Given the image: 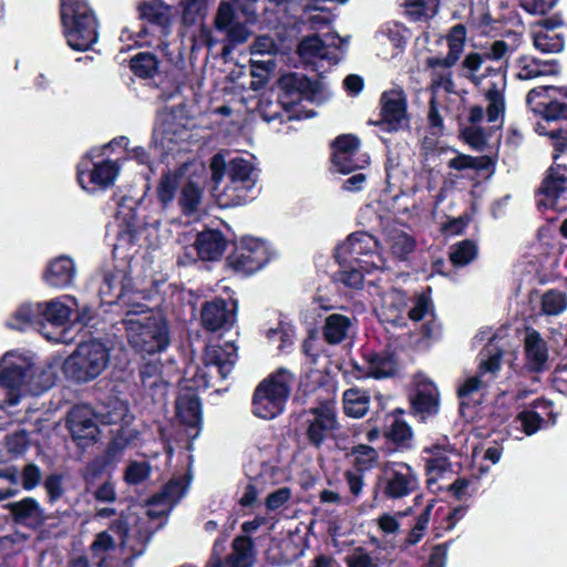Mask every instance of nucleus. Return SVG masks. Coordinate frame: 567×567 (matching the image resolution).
Masks as SVG:
<instances>
[{
    "mask_svg": "<svg viewBox=\"0 0 567 567\" xmlns=\"http://www.w3.org/2000/svg\"><path fill=\"white\" fill-rule=\"evenodd\" d=\"M60 21L66 44L85 52L99 40V20L87 0H60Z\"/></svg>",
    "mask_w": 567,
    "mask_h": 567,
    "instance_id": "f257e3e1",
    "label": "nucleus"
},
{
    "mask_svg": "<svg viewBox=\"0 0 567 567\" xmlns=\"http://www.w3.org/2000/svg\"><path fill=\"white\" fill-rule=\"evenodd\" d=\"M131 261L132 257L122 267L115 266L113 270L106 271L99 289L102 303L126 308L127 317L146 312L148 306L140 300L150 299L148 292L133 289Z\"/></svg>",
    "mask_w": 567,
    "mask_h": 567,
    "instance_id": "f03ea898",
    "label": "nucleus"
},
{
    "mask_svg": "<svg viewBox=\"0 0 567 567\" xmlns=\"http://www.w3.org/2000/svg\"><path fill=\"white\" fill-rule=\"evenodd\" d=\"M111 348L105 341L92 338L80 342L65 359L62 370L66 379L84 384L95 380L107 368Z\"/></svg>",
    "mask_w": 567,
    "mask_h": 567,
    "instance_id": "7ed1b4c3",
    "label": "nucleus"
},
{
    "mask_svg": "<svg viewBox=\"0 0 567 567\" xmlns=\"http://www.w3.org/2000/svg\"><path fill=\"white\" fill-rule=\"evenodd\" d=\"M145 313L141 318L126 316L123 320L127 341L141 354L161 353L171 343L168 322L163 316L152 313L150 308Z\"/></svg>",
    "mask_w": 567,
    "mask_h": 567,
    "instance_id": "20e7f679",
    "label": "nucleus"
},
{
    "mask_svg": "<svg viewBox=\"0 0 567 567\" xmlns=\"http://www.w3.org/2000/svg\"><path fill=\"white\" fill-rule=\"evenodd\" d=\"M291 378L288 370L280 368L259 382L251 400L254 415L264 420L280 415L290 395Z\"/></svg>",
    "mask_w": 567,
    "mask_h": 567,
    "instance_id": "39448f33",
    "label": "nucleus"
},
{
    "mask_svg": "<svg viewBox=\"0 0 567 567\" xmlns=\"http://www.w3.org/2000/svg\"><path fill=\"white\" fill-rule=\"evenodd\" d=\"M417 488L419 477L411 465L405 462L386 461L380 466L373 493L374 498L381 495L384 499H401Z\"/></svg>",
    "mask_w": 567,
    "mask_h": 567,
    "instance_id": "423d86ee",
    "label": "nucleus"
},
{
    "mask_svg": "<svg viewBox=\"0 0 567 567\" xmlns=\"http://www.w3.org/2000/svg\"><path fill=\"white\" fill-rule=\"evenodd\" d=\"M551 85L533 87L526 95V105L539 117L536 124L548 125L549 127L567 125V103L559 101L550 94Z\"/></svg>",
    "mask_w": 567,
    "mask_h": 567,
    "instance_id": "0eeeda50",
    "label": "nucleus"
},
{
    "mask_svg": "<svg viewBox=\"0 0 567 567\" xmlns=\"http://www.w3.org/2000/svg\"><path fill=\"white\" fill-rule=\"evenodd\" d=\"M408 97L402 89L384 91L380 97V118L369 124L385 133L403 130L409 124Z\"/></svg>",
    "mask_w": 567,
    "mask_h": 567,
    "instance_id": "6e6552de",
    "label": "nucleus"
},
{
    "mask_svg": "<svg viewBox=\"0 0 567 567\" xmlns=\"http://www.w3.org/2000/svg\"><path fill=\"white\" fill-rule=\"evenodd\" d=\"M142 24L136 32V41H146L148 37L166 38L171 33V7L161 0L143 1L137 4Z\"/></svg>",
    "mask_w": 567,
    "mask_h": 567,
    "instance_id": "1a4fd4ad",
    "label": "nucleus"
},
{
    "mask_svg": "<svg viewBox=\"0 0 567 567\" xmlns=\"http://www.w3.org/2000/svg\"><path fill=\"white\" fill-rule=\"evenodd\" d=\"M277 84L279 89L278 101L286 110L292 109L303 100L312 101L320 91L318 81L298 72H288L280 75Z\"/></svg>",
    "mask_w": 567,
    "mask_h": 567,
    "instance_id": "9d476101",
    "label": "nucleus"
},
{
    "mask_svg": "<svg viewBox=\"0 0 567 567\" xmlns=\"http://www.w3.org/2000/svg\"><path fill=\"white\" fill-rule=\"evenodd\" d=\"M94 416V411L87 405H74L68 413L66 427L81 450L92 446L99 440L100 430Z\"/></svg>",
    "mask_w": 567,
    "mask_h": 567,
    "instance_id": "9b49d317",
    "label": "nucleus"
},
{
    "mask_svg": "<svg viewBox=\"0 0 567 567\" xmlns=\"http://www.w3.org/2000/svg\"><path fill=\"white\" fill-rule=\"evenodd\" d=\"M120 173V166L111 159H103L92 163L90 154L78 164L76 179L81 187L87 190L86 184H92L101 188H107L114 184Z\"/></svg>",
    "mask_w": 567,
    "mask_h": 567,
    "instance_id": "f8f14e48",
    "label": "nucleus"
},
{
    "mask_svg": "<svg viewBox=\"0 0 567 567\" xmlns=\"http://www.w3.org/2000/svg\"><path fill=\"white\" fill-rule=\"evenodd\" d=\"M236 301H228L221 297H215L207 300L200 308V323L204 330L217 332L219 330H230L236 321Z\"/></svg>",
    "mask_w": 567,
    "mask_h": 567,
    "instance_id": "ddd939ff",
    "label": "nucleus"
},
{
    "mask_svg": "<svg viewBox=\"0 0 567 567\" xmlns=\"http://www.w3.org/2000/svg\"><path fill=\"white\" fill-rule=\"evenodd\" d=\"M295 401L302 405L311 404L309 409L334 406L333 394L329 390L327 379L322 375L307 374L301 378Z\"/></svg>",
    "mask_w": 567,
    "mask_h": 567,
    "instance_id": "4468645a",
    "label": "nucleus"
},
{
    "mask_svg": "<svg viewBox=\"0 0 567 567\" xmlns=\"http://www.w3.org/2000/svg\"><path fill=\"white\" fill-rule=\"evenodd\" d=\"M404 411L398 408L389 415L390 424L383 431L385 443L380 447V452L385 456L412 447L413 431L404 420L400 419Z\"/></svg>",
    "mask_w": 567,
    "mask_h": 567,
    "instance_id": "2eb2a0df",
    "label": "nucleus"
},
{
    "mask_svg": "<svg viewBox=\"0 0 567 567\" xmlns=\"http://www.w3.org/2000/svg\"><path fill=\"white\" fill-rule=\"evenodd\" d=\"M558 414L554 412V403L545 398H538L530 403V409H525L516 415L522 431L527 435H534L544 425L556 424Z\"/></svg>",
    "mask_w": 567,
    "mask_h": 567,
    "instance_id": "dca6fc26",
    "label": "nucleus"
},
{
    "mask_svg": "<svg viewBox=\"0 0 567 567\" xmlns=\"http://www.w3.org/2000/svg\"><path fill=\"white\" fill-rule=\"evenodd\" d=\"M306 412L313 415V419L307 421L306 437L311 446L320 449L329 433L339 427L336 409L323 406V409H309Z\"/></svg>",
    "mask_w": 567,
    "mask_h": 567,
    "instance_id": "f3484780",
    "label": "nucleus"
},
{
    "mask_svg": "<svg viewBox=\"0 0 567 567\" xmlns=\"http://www.w3.org/2000/svg\"><path fill=\"white\" fill-rule=\"evenodd\" d=\"M411 413L421 421H426L439 414L440 392L431 380L417 382L415 390L410 394Z\"/></svg>",
    "mask_w": 567,
    "mask_h": 567,
    "instance_id": "a211bd4d",
    "label": "nucleus"
},
{
    "mask_svg": "<svg viewBox=\"0 0 567 567\" xmlns=\"http://www.w3.org/2000/svg\"><path fill=\"white\" fill-rule=\"evenodd\" d=\"M229 244L238 248V243L228 240L221 230L206 228L197 234L193 248H227ZM239 245V248H268L269 246L264 238L250 235L243 236Z\"/></svg>",
    "mask_w": 567,
    "mask_h": 567,
    "instance_id": "6ab92c4d",
    "label": "nucleus"
},
{
    "mask_svg": "<svg viewBox=\"0 0 567 567\" xmlns=\"http://www.w3.org/2000/svg\"><path fill=\"white\" fill-rule=\"evenodd\" d=\"M126 443V440L114 437L107 444L104 454L95 456L92 461H90L86 464L82 477L85 483L87 492H90L95 486L97 481L102 478L106 470L112 464L114 456L125 449Z\"/></svg>",
    "mask_w": 567,
    "mask_h": 567,
    "instance_id": "aec40b11",
    "label": "nucleus"
},
{
    "mask_svg": "<svg viewBox=\"0 0 567 567\" xmlns=\"http://www.w3.org/2000/svg\"><path fill=\"white\" fill-rule=\"evenodd\" d=\"M3 508L10 512L17 525L37 529L45 523L43 509L33 497L28 496L19 502L7 503Z\"/></svg>",
    "mask_w": 567,
    "mask_h": 567,
    "instance_id": "412c9836",
    "label": "nucleus"
},
{
    "mask_svg": "<svg viewBox=\"0 0 567 567\" xmlns=\"http://www.w3.org/2000/svg\"><path fill=\"white\" fill-rule=\"evenodd\" d=\"M465 41V25L462 23L453 25L446 35V42L449 47V52L446 56H429L425 60L426 68L435 70L437 68L451 69L452 66H454L464 51Z\"/></svg>",
    "mask_w": 567,
    "mask_h": 567,
    "instance_id": "4be33fe9",
    "label": "nucleus"
},
{
    "mask_svg": "<svg viewBox=\"0 0 567 567\" xmlns=\"http://www.w3.org/2000/svg\"><path fill=\"white\" fill-rule=\"evenodd\" d=\"M270 259L269 250H231L226 264L234 272L250 276L262 269Z\"/></svg>",
    "mask_w": 567,
    "mask_h": 567,
    "instance_id": "5701e85b",
    "label": "nucleus"
},
{
    "mask_svg": "<svg viewBox=\"0 0 567 567\" xmlns=\"http://www.w3.org/2000/svg\"><path fill=\"white\" fill-rule=\"evenodd\" d=\"M32 365L10 363L6 367L0 365V386L7 389L9 405H16L20 401L21 390L28 378L33 377Z\"/></svg>",
    "mask_w": 567,
    "mask_h": 567,
    "instance_id": "b1692460",
    "label": "nucleus"
},
{
    "mask_svg": "<svg viewBox=\"0 0 567 567\" xmlns=\"http://www.w3.org/2000/svg\"><path fill=\"white\" fill-rule=\"evenodd\" d=\"M176 416L179 422L188 429H196L198 434L203 423L202 401L195 392L181 393L175 401Z\"/></svg>",
    "mask_w": 567,
    "mask_h": 567,
    "instance_id": "393cba45",
    "label": "nucleus"
},
{
    "mask_svg": "<svg viewBox=\"0 0 567 567\" xmlns=\"http://www.w3.org/2000/svg\"><path fill=\"white\" fill-rule=\"evenodd\" d=\"M567 166L563 164L550 165L542 181L536 195H543L550 200V207H555L558 198L567 189Z\"/></svg>",
    "mask_w": 567,
    "mask_h": 567,
    "instance_id": "a878e982",
    "label": "nucleus"
},
{
    "mask_svg": "<svg viewBox=\"0 0 567 567\" xmlns=\"http://www.w3.org/2000/svg\"><path fill=\"white\" fill-rule=\"evenodd\" d=\"M75 276V265L72 258L61 255L49 262L43 274L44 281L54 288L69 287Z\"/></svg>",
    "mask_w": 567,
    "mask_h": 567,
    "instance_id": "bb28decb",
    "label": "nucleus"
},
{
    "mask_svg": "<svg viewBox=\"0 0 567 567\" xmlns=\"http://www.w3.org/2000/svg\"><path fill=\"white\" fill-rule=\"evenodd\" d=\"M42 316L41 302H25L12 313L8 327L22 332L31 329L40 331L44 328Z\"/></svg>",
    "mask_w": 567,
    "mask_h": 567,
    "instance_id": "cd10ccee",
    "label": "nucleus"
},
{
    "mask_svg": "<svg viewBox=\"0 0 567 567\" xmlns=\"http://www.w3.org/2000/svg\"><path fill=\"white\" fill-rule=\"evenodd\" d=\"M525 360L529 372L542 373L547 369L548 349L537 331L528 333L525 340Z\"/></svg>",
    "mask_w": 567,
    "mask_h": 567,
    "instance_id": "c85d7f7f",
    "label": "nucleus"
},
{
    "mask_svg": "<svg viewBox=\"0 0 567 567\" xmlns=\"http://www.w3.org/2000/svg\"><path fill=\"white\" fill-rule=\"evenodd\" d=\"M365 363L368 364L369 377L374 379H384L395 374L396 360L393 353L389 351L375 352L368 350L363 353Z\"/></svg>",
    "mask_w": 567,
    "mask_h": 567,
    "instance_id": "c756f323",
    "label": "nucleus"
},
{
    "mask_svg": "<svg viewBox=\"0 0 567 567\" xmlns=\"http://www.w3.org/2000/svg\"><path fill=\"white\" fill-rule=\"evenodd\" d=\"M453 451L454 447L451 446L450 444H432L430 446L423 447L422 453L430 455V457L425 460L426 475L436 474L437 476H440L444 472L449 471L452 464L447 456V453Z\"/></svg>",
    "mask_w": 567,
    "mask_h": 567,
    "instance_id": "7c9ffc66",
    "label": "nucleus"
},
{
    "mask_svg": "<svg viewBox=\"0 0 567 567\" xmlns=\"http://www.w3.org/2000/svg\"><path fill=\"white\" fill-rule=\"evenodd\" d=\"M351 327L349 317L341 313L329 315L322 328L323 339L328 344H340L348 337Z\"/></svg>",
    "mask_w": 567,
    "mask_h": 567,
    "instance_id": "2f4dec72",
    "label": "nucleus"
},
{
    "mask_svg": "<svg viewBox=\"0 0 567 567\" xmlns=\"http://www.w3.org/2000/svg\"><path fill=\"white\" fill-rule=\"evenodd\" d=\"M343 412L347 416L360 419L369 410L370 395L367 391L358 388H350L343 392Z\"/></svg>",
    "mask_w": 567,
    "mask_h": 567,
    "instance_id": "473e14b6",
    "label": "nucleus"
},
{
    "mask_svg": "<svg viewBox=\"0 0 567 567\" xmlns=\"http://www.w3.org/2000/svg\"><path fill=\"white\" fill-rule=\"evenodd\" d=\"M405 16L411 22H427L440 10L441 0H404Z\"/></svg>",
    "mask_w": 567,
    "mask_h": 567,
    "instance_id": "72a5a7b5",
    "label": "nucleus"
},
{
    "mask_svg": "<svg viewBox=\"0 0 567 567\" xmlns=\"http://www.w3.org/2000/svg\"><path fill=\"white\" fill-rule=\"evenodd\" d=\"M203 364L206 369H215L221 380H225L234 368L230 355L221 348H207L203 353Z\"/></svg>",
    "mask_w": 567,
    "mask_h": 567,
    "instance_id": "f704fd0d",
    "label": "nucleus"
},
{
    "mask_svg": "<svg viewBox=\"0 0 567 567\" xmlns=\"http://www.w3.org/2000/svg\"><path fill=\"white\" fill-rule=\"evenodd\" d=\"M128 412L127 405L117 398H109L103 402L95 413V417L105 425H113L121 423Z\"/></svg>",
    "mask_w": 567,
    "mask_h": 567,
    "instance_id": "c9c22d12",
    "label": "nucleus"
},
{
    "mask_svg": "<svg viewBox=\"0 0 567 567\" xmlns=\"http://www.w3.org/2000/svg\"><path fill=\"white\" fill-rule=\"evenodd\" d=\"M128 66L136 78L148 80L158 72L159 60L152 52H138L131 56Z\"/></svg>",
    "mask_w": 567,
    "mask_h": 567,
    "instance_id": "e433bc0d",
    "label": "nucleus"
},
{
    "mask_svg": "<svg viewBox=\"0 0 567 567\" xmlns=\"http://www.w3.org/2000/svg\"><path fill=\"white\" fill-rule=\"evenodd\" d=\"M502 86L499 87L497 83L492 82L491 86L487 89L485 93V99L488 102L486 109L487 121L493 123L498 120L501 115L505 113V76L502 79Z\"/></svg>",
    "mask_w": 567,
    "mask_h": 567,
    "instance_id": "4c0bfd02",
    "label": "nucleus"
},
{
    "mask_svg": "<svg viewBox=\"0 0 567 567\" xmlns=\"http://www.w3.org/2000/svg\"><path fill=\"white\" fill-rule=\"evenodd\" d=\"M534 130L539 136H547L550 138V144L554 150V162H556L561 154L567 152V125L549 127L548 125L536 124Z\"/></svg>",
    "mask_w": 567,
    "mask_h": 567,
    "instance_id": "58836bf2",
    "label": "nucleus"
},
{
    "mask_svg": "<svg viewBox=\"0 0 567 567\" xmlns=\"http://www.w3.org/2000/svg\"><path fill=\"white\" fill-rule=\"evenodd\" d=\"M41 309L44 326L50 323L55 327H62L71 319L72 310L62 301L50 300L41 302Z\"/></svg>",
    "mask_w": 567,
    "mask_h": 567,
    "instance_id": "ea45409f",
    "label": "nucleus"
},
{
    "mask_svg": "<svg viewBox=\"0 0 567 567\" xmlns=\"http://www.w3.org/2000/svg\"><path fill=\"white\" fill-rule=\"evenodd\" d=\"M353 467L355 471L365 473L379 465V451L367 444H358L351 447Z\"/></svg>",
    "mask_w": 567,
    "mask_h": 567,
    "instance_id": "a19ab883",
    "label": "nucleus"
},
{
    "mask_svg": "<svg viewBox=\"0 0 567 567\" xmlns=\"http://www.w3.org/2000/svg\"><path fill=\"white\" fill-rule=\"evenodd\" d=\"M297 53L302 59H329L327 45L319 34L305 37L297 47Z\"/></svg>",
    "mask_w": 567,
    "mask_h": 567,
    "instance_id": "79ce46f5",
    "label": "nucleus"
},
{
    "mask_svg": "<svg viewBox=\"0 0 567 567\" xmlns=\"http://www.w3.org/2000/svg\"><path fill=\"white\" fill-rule=\"evenodd\" d=\"M203 192L194 182L186 183L178 199L179 207L185 216H193L200 204Z\"/></svg>",
    "mask_w": 567,
    "mask_h": 567,
    "instance_id": "37998d69",
    "label": "nucleus"
},
{
    "mask_svg": "<svg viewBox=\"0 0 567 567\" xmlns=\"http://www.w3.org/2000/svg\"><path fill=\"white\" fill-rule=\"evenodd\" d=\"M224 32L226 37L221 50V55L225 58L228 56L237 45L247 42L251 35V31L245 23L241 22L235 23Z\"/></svg>",
    "mask_w": 567,
    "mask_h": 567,
    "instance_id": "c03bdc74",
    "label": "nucleus"
},
{
    "mask_svg": "<svg viewBox=\"0 0 567 567\" xmlns=\"http://www.w3.org/2000/svg\"><path fill=\"white\" fill-rule=\"evenodd\" d=\"M361 146L360 138L354 134H340L331 143V156L357 155Z\"/></svg>",
    "mask_w": 567,
    "mask_h": 567,
    "instance_id": "a18cd8bd",
    "label": "nucleus"
},
{
    "mask_svg": "<svg viewBox=\"0 0 567 567\" xmlns=\"http://www.w3.org/2000/svg\"><path fill=\"white\" fill-rule=\"evenodd\" d=\"M182 22L186 27L195 25L207 12V0H181Z\"/></svg>",
    "mask_w": 567,
    "mask_h": 567,
    "instance_id": "49530a36",
    "label": "nucleus"
},
{
    "mask_svg": "<svg viewBox=\"0 0 567 567\" xmlns=\"http://www.w3.org/2000/svg\"><path fill=\"white\" fill-rule=\"evenodd\" d=\"M252 165L243 157H236L228 164L227 174L233 184H248L251 182Z\"/></svg>",
    "mask_w": 567,
    "mask_h": 567,
    "instance_id": "de8ad7c7",
    "label": "nucleus"
},
{
    "mask_svg": "<svg viewBox=\"0 0 567 567\" xmlns=\"http://www.w3.org/2000/svg\"><path fill=\"white\" fill-rule=\"evenodd\" d=\"M178 187V179L169 172L162 175L157 188L156 195L163 208H166L174 199Z\"/></svg>",
    "mask_w": 567,
    "mask_h": 567,
    "instance_id": "09e8293b",
    "label": "nucleus"
},
{
    "mask_svg": "<svg viewBox=\"0 0 567 567\" xmlns=\"http://www.w3.org/2000/svg\"><path fill=\"white\" fill-rule=\"evenodd\" d=\"M534 47L543 53H557L564 49V37L540 30L534 34Z\"/></svg>",
    "mask_w": 567,
    "mask_h": 567,
    "instance_id": "8fccbe9b",
    "label": "nucleus"
},
{
    "mask_svg": "<svg viewBox=\"0 0 567 567\" xmlns=\"http://www.w3.org/2000/svg\"><path fill=\"white\" fill-rule=\"evenodd\" d=\"M567 308V297L558 290H547L542 297V310L548 316H556Z\"/></svg>",
    "mask_w": 567,
    "mask_h": 567,
    "instance_id": "3c124183",
    "label": "nucleus"
},
{
    "mask_svg": "<svg viewBox=\"0 0 567 567\" xmlns=\"http://www.w3.org/2000/svg\"><path fill=\"white\" fill-rule=\"evenodd\" d=\"M485 61L486 58L484 53L471 52L466 54L462 61L461 69L466 70L467 72H463L461 75L470 80L473 84L478 85L482 78L477 76L475 73L481 69Z\"/></svg>",
    "mask_w": 567,
    "mask_h": 567,
    "instance_id": "603ef678",
    "label": "nucleus"
},
{
    "mask_svg": "<svg viewBox=\"0 0 567 567\" xmlns=\"http://www.w3.org/2000/svg\"><path fill=\"white\" fill-rule=\"evenodd\" d=\"M152 472V467L148 462H131L124 472V481L128 485H138L146 481Z\"/></svg>",
    "mask_w": 567,
    "mask_h": 567,
    "instance_id": "864d4df0",
    "label": "nucleus"
},
{
    "mask_svg": "<svg viewBox=\"0 0 567 567\" xmlns=\"http://www.w3.org/2000/svg\"><path fill=\"white\" fill-rule=\"evenodd\" d=\"M6 449L12 456H21L30 445L28 431L19 430L6 436Z\"/></svg>",
    "mask_w": 567,
    "mask_h": 567,
    "instance_id": "5fc2aeb1",
    "label": "nucleus"
},
{
    "mask_svg": "<svg viewBox=\"0 0 567 567\" xmlns=\"http://www.w3.org/2000/svg\"><path fill=\"white\" fill-rule=\"evenodd\" d=\"M237 23L235 6L230 2L221 1L217 9L214 25L217 31L224 32L229 27Z\"/></svg>",
    "mask_w": 567,
    "mask_h": 567,
    "instance_id": "6e6d98bb",
    "label": "nucleus"
},
{
    "mask_svg": "<svg viewBox=\"0 0 567 567\" xmlns=\"http://www.w3.org/2000/svg\"><path fill=\"white\" fill-rule=\"evenodd\" d=\"M187 488V484L182 478H172L166 484H164L161 493L158 495L153 496L152 503L157 504L158 498H164L167 501H176L181 498Z\"/></svg>",
    "mask_w": 567,
    "mask_h": 567,
    "instance_id": "4d7b16f0",
    "label": "nucleus"
},
{
    "mask_svg": "<svg viewBox=\"0 0 567 567\" xmlns=\"http://www.w3.org/2000/svg\"><path fill=\"white\" fill-rule=\"evenodd\" d=\"M225 250H185L184 256L179 258V262L195 265L205 261H218L223 258Z\"/></svg>",
    "mask_w": 567,
    "mask_h": 567,
    "instance_id": "13d9d810",
    "label": "nucleus"
},
{
    "mask_svg": "<svg viewBox=\"0 0 567 567\" xmlns=\"http://www.w3.org/2000/svg\"><path fill=\"white\" fill-rule=\"evenodd\" d=\"M370 243H373L375 248H381L379 240L368 231L358 230L351 233L346 240L337 244L334 248H354L359 245V248H369Z\"/></svg>",
    "mask_w": 567,
    "mask_h": 567,
    "instance_id": "bf43d9fd",
    "label": "nucleus"
},
{
    "mask_svg": "<svg viewBox=\"0 0 567 567\" xmlns=\"http://www.w3.org/2000/svg\"><path fill=\"white\" fill-rule=\"evenodd\" d=\"M43 487L48 495V502L55 504L64 494L63 476L60 473H51L45 476Z\"/></svg>",
    "mask_w": 567,
    "mask_h": 567,
    "instance_id": "052dcab7",
    "label": "nucleus"
},
{
    "mask_svg": "<svg viewBox=\"0 0 567 567\" xmlns=\"http://www.w3.org/2000/svg\"><path fill=\"white\" fill-rule=\"evenodd\" d=\"M386 239L390 248H415L416 239L405 230L392 227L386 231Z\"/></svg>",
    "mask_w": 567,
    "mask_h": 567,
    "instance_id": "680f3d73",
    "label": "nucleus"
},
{
    "mask_svg": "<svg viewBox=\"0 0 567 567\" xmlns=\"http://www.w3.org/2000/svg\"><path fill=\"white\" fill-rule=\"evenodd\" d=\"M461 134L465 143L474 150L482 151L487 143V135L481 126H466Z\"/></svg>",
    "mask_w": 567,
    "mask_h": 567,
    "instance_id": "e2e57ef3",
    "label": "nucleus"
},
{
    "mask_svg": "<svg viewBox=\"0 0 567 567\" xmlns=\"http://www.w3.org/2000/svg\"><path fill=\"white\" fill-rule=\"evenodd\" d=\"M430 312H434L433 302L429 296L421 293L416 297L414 306L410 309L408 316L410 320L419 322Z\"/></svg>",
    "mask_w": 567,
    "mask_h": 567,
    "instance_id": "0e129e2a",
    "label": "nucleus"
},
{
    "mask_svg": "<svg viewBox=\"0 0 567 567\" xmlns=\"http://www.w3.org/2000/svg\"><path fill=\"white\" fill-rule=\"evenodd\" d=\"M336 280L353 289H362L364 284L363 274L354 268L340 270L336 274Z\"/></svg>",
    "mask_w": 567,
    "mask_h": 567,
    "instance_id": "69168bd1",
    "label": "nucleus"
},
{
    "mask_svg": "<svg viewBox=\"0 0 567 567\" xmlns=\"http://www.w3.org/2000/svg\"><path fill=\"white\" fill-rule=\"evenodd\" d=\"M291 495V489L287 486L276 489L266 497V508L270 512L281 508L290 501Z\"/></svg>",
    "mask_w": 567,
    "mask_h": 567,
    "instance_id": "338daca9",
    "label": "nucleus"
},
{
    "mask_svg": "<svg viewBox=\"0 0 567 567\" xmlns=\"http://www.w3.org/2000/svg\"><path fill=\"white\" fill-rule=\"evenodd\" d=\"M453 540H447L433 546L425 567H446L447 553Z\"/></svg>",
    "mask_w": 567,
    "mask_h": 567,
    "instance_id": "774afa93",
    "label": "nucleus"
}]
</instances>
